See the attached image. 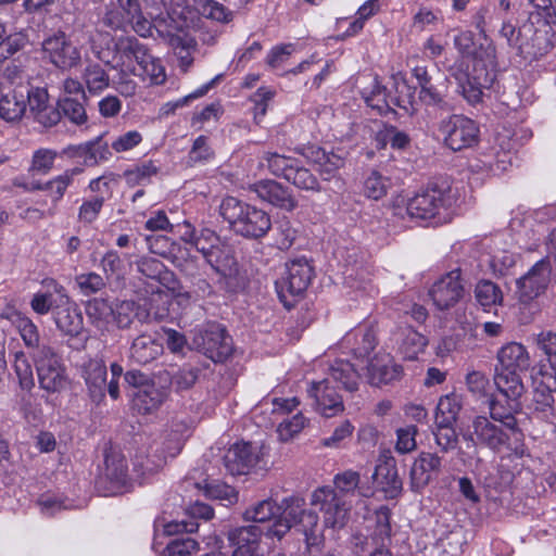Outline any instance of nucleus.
Segmentation results:
<instances>
[{
    "mask_svg": "<svg viewBox=\"0 0 556 556\" xmlns=\"http://www.w3.org/2000/svg\"><path fill=\"white\" fill-rule=\"evenodd\" d=\"M529 353L521 343L510 342L497 352L494 383L501 395L520 397L525 392L522 375L530 368Z\"/></svg>",
    "mask_w": 556,
    "mask_h": 556,
    "instance_id": "f257e3e1",
    "label": "nucleus"
},
{
    "mask_svg": "<svg viewBox=\"0 0 556 556\" xmlns=\"http://www.w3.org/2000/svg\"><path fill=\"white\" fill-rule=\"evenodd\" d=\"M219 213L237 235L245 238H262L271 228L270 217L265 211L235 197L222 201Z\"/></svg>",
    "mask_w": 556,
    "mask_h": 556,
    "instance_id": "f03ea898",
    "label": "nucleus"
},
{
    "mask_svg": "<svg viewBox=\"0 0 556 556\" xmlns=\"http://www.w3.org/2000/svg\"><path fill=\"white\" fill-rule=\"evenodd\" d=\"M483 64L473 65L472 73L463 70V64H454L450 67L451 75L456 79L458 92L471 105L481 102L483 89L489 88L495 78L493 70L495 66V50L489 47L485 50Z\"/></svg>",
    "mask_w": 556,
    "mask_h": 556,
    "instance_id": "7ed1b4c3",
    "label": "nucleus"
},
{
    "mask_svg": "<svg viewBox=\"0 0 556 556\" xmlns=\"http://www.w3.org/2000/svg\"><path fill=\"white\" fill-rule=\"evenodd\" d=\"M314 277V268L305 257L290 260L285 271L276 281V290L280 302L287 311L294 309L303 299Z\"/></svg>",
    "mask_w": 556,
    "mask_h": 556,
    "instance_id": "20e7f679",
    "label": "nucleus"
},
{
    "mask_svg": "<svg viewBox=\"0 0 556 556\" xmlns=\"http://www.w3.org/2000/svg\"><path fill=\"white\" fill-rule=\"evenodd\" d=\"M456 200L452 188L433 186L410 198L406 204V213L412 219H430L437 216L441 219V215L442 219H446Z\"/></svg>",
    "mask_w": 556,
    "mask_h": 556,
    "instance_id": "39448f33",
    "label": "nucleus"
},
{
    "mask_svg": "<svg viewBox=\"0 0 556 556\" xmlns=\"http://www.w3.org/2000/svg\"><path fill=\"white\" fill-rule=\"evenodd\" d=\"M438 132L444 146L455 152L473 147L480 136L477 123L462 114H453L441 119Z\"/></svg>",
    "mask_w": 556,
    "mask_h": 556,
    "instance_id": "423d86ee",
    "label": "nucleus"
},
{
    "mask_svg": "<svg viewBox=\"0 0 556 556\" xmlns=\"http://www.w3.org/2000/svg\"><path fill=\"white\" fill-rule=\"evenodd\" d=\"M193 346L213 362H224L232 352V341L226 329L216 323H206L193 330Z\"/></svg>",
    "mask_w": 556,
    "mask_h": 556,
    "instance_id": "0eeeda50",
    "label": "nucleus"
},
{
    "mask_svg": "<svg viewBox=\"0 0 556 556\" xmlns=\"http://www.w3.org/2000/svg\"><path fill=\"white\" fill-rule=\"evenodd\" d=\"M517 429H507L505 425L489 419L485 416L473 418L470 430L464 433V440L471 441L473 445L488 447L493 452H501L508 445L509 439L517 433Z\"/></svg>",
    "mask_w": 556,
    "mask_h": 556,
    "instance_id": "6e6552de",
    "label": "nucleus"
},
{
    "mask_svg": "<svg viewBox=\"0 0 556 556\" xmlns=\"http://www.w3.org/2000/svg\"><path fill=\"white\" fill-rule=\"evenodd\" d=\"M311 504L319 508L324 514V523L332 529H342L350 517L351 503L343 498L330 486H321L315 490L311 497Z\"/></svg>",
    "mask_w": 556,
    "mask_h": 556,
    "instance_id": "1a4fd4ad",
    "label": "nucleus"
},
{
    "mask_svg": "<svg viewBox=\"0 0 556 556\" xmlns=\"http://www.w3.org/2000/svg\"><path fill=\"white\" fill-rule=\"evenodd\" d=\"M227 471L233 476L248 475L253 470L265 469L264 448L250 442L235 443L224 456Z\"/></svg>",
    "mask_w": 556,
    "mask_h": 556,
    "instance_id": "9d476101",
    "label": "nucleus"
},
{
    "mask_svg": "<svg viewBox=\"0 0 556 556\" xmlns=\"http://www.w3.org/2000/svg\"><path fill=\"white\" fill-rule=\"evenodd\" d=\"M155 30L168 43L179 60V66L187 71L193 62L194 39L174 18H157Z\"/></svg>",
    "mask_w": 556,
    "mask_h": 556,
    "instance_id": "9b49d317",
    "label": "nucleus"
},
{
    "mask_svg": "<svg viewBox=\"0 0 556 556\" xmlns=\"http://www.w3.org/2000/svg\"><path fill=\"white\" fill-rule=\"evenodd\" d=\"M40 387L48 392H60L67 384L61 357L50 346H41L35 355Z\"/></svg>",
    "mask_w": 556,
    "mask_h": 556,
    "instance_id": "f8f14e48",
    "label": "nucleus"
},
{
    "mask_svg": "<svg viewBox=\"0 0 556 556\" xmlns=\"http://www.w3.org/2000/svg\"><path fill=\"white\" fill-rule=\"evenodd\" d=\"M553 265L549 256L538 261L517 279V293L522 303H529L545 292L552 280Z\"/></svg>",
    "mask_w": 556,
    "mask_h": 556,
    "instance_id": "ddd939ff",
    "label": "nucleus"
},
{
    "mask_svg": "<svg viewBox=\"0 0 556 556\" xmlns=\"http://www.w3.org/2000/svg\"><path fill=\"white\" fill-rule=\"evenodd\" d=\"M429 296L435 308H453L465 296L462 270L456 268L441 276L429 290Z\"/></svg>",
    "mask_w": 556,
    "mask_h": 556,
    "instance_id": "4468645a",
    "label": "nucleus"
},
{
    "mask_svg": "<svg viewBox=\"0 0 556 556\" xmlns=\"http://www.w3.org/2000/svg\"><path fill=\"white\" fill-rule=\"evenodd\" d=\"M144 45L135 37L119 38L114 45L112 58L106 56L103 62L122 75L137 74L140 59L144 55Z\"/></svg>",
    "mask_w": 556,
    "mask_h": 556,
    "instance_id": "2eb2a0df",
    "label": "nucleus"
},
{
    "mask_svg": "<svg viewBox=\"0 0 556 556\" xmlns=\"http://www.w3.org/2000/svg\"><path fill=\"white\" fill-rule=\"evenodd\" d=\"M307 394L316 412L330 418L344 410L342 397L330 386V378L311 382Z\"/></svg>",
    "mask_w": 556,
    "mask_h": 556,
    "instance_id": "dca6fc26",
    "label": "nucleus"
},
{
    "mask_svg": "<svg viewBox=\"0 0 556 556\" xmlns=\"http://www.w3.org/2000/svg\"><path fill=\"white\" fill-rule=\"evenodd\" d=\"M27 90L26 104L36 122L43 127H52L61 119L59 110L49 103V94L45 88L24 85Z\"/></svg>",
    "mask_w": 556,
    "mask_h": 556,
    "instance_id": "f3484780",
    "label": "nucleus"
},
{
    "mask_svg": "<svg viewBox=\"0 0 556 556\" xmlns=\"http://www.w3.org/2000/svg\"><path fill=\"white\" fill-rule=\"evenodd\" d=\"M42 49L50 61L62 70L72 68L80 61L79 50L66 39L64 33L48 37L42 42Z\"/></svg>",
    "mask_w": 556,
    "mask_h": 556,
    "instance_id": "a211bd4d",
    "label": "nucleus"
},
{
    "mask_svg": "<svg viewBox=\"0 0 556 556\" xmlns=\"http://www.w3.org/2000/svg\"><path fill=\"white\" fill-rule=\"evenodd\" d=\"M250 190L256 193L257 198L262 201L268 202L281 210L291 212L298 206V201L291 191L275 180L265 179L257 181L251 185Z\"/></svg>",
    "mask_w": 556,
    "mask_h": 556,
    "instance_id": "6ab92c4d",
    "label": "nucleus"
},
{
    "mask_svg": "<svg viewBox=\"0 0 556 556\" xmlns=\"http://www.w3.org/2000/svg\"><path fill=\"white\" fill-rule=\"evenodd\" d=\"M486 248L488 251L482 255L481 262L489 266L493 275H507L516 265L518 254L513 252L507 243L497 240H493Z\"/></svg>",
    "mask_w": 556,
    "mask_h": 556,
    "instance_id": "aec40b11",
    "label": "nucleus"
},
{
    "mask_svg": "<svg viewBox=\"0 0 556 556\" xmlns=\"http://www.w3.org/2000/svg\"><path fill=\"white\" fill-rule=\"evenodd\" d=\"M517 143L514 141L508 131L497 134L495 146L491 149V154L483 161L484 165L494 175L506 172L511 166L514 151Z\"/></svg>",
    "mask_w": 556,
    "mask_h": 556,
    "instance_id": "412c9836",
    "label": "nucleus"
},
{
    "mask_svg": "<svg viewBox=\"0 0 556 556\" xmlns=\"http://www.w3.org/2000/svg\"><path fill=\"white\" fill-rule=\"evenodd\" d=\"M442 466L441 457L434 453L421 452L413 463L410 469V483L414 491L419 492L426 488L433 476H437Z\"/></svg>",
    "mask_w": 556,
    "mask_h": 556,
    "instance_id": "4be33fe9",
    "label": "nucleus"
},
{
    "mask_svg": "<svg viewBox=\"0 0 556 556\" xmlns=\"http://www.w3.org/2000/svg\"><path fill=\"white\" fill-rule=\"evenodd\" d=\"M65 153L71 157L81 159L85 166H97L108 162L112 157L110 146L103 141L102 137L87 141L78 146H70Z\"/></svg>",
    "mask_w": 556,
    "mask_h": 556,
    "instance_id": "5701e85b",
    "label": "nucleus"
},
{
    "mask_svg": "<svg viewBox=\"0 0 556 556\" xmlns=\"http://www.w3.org/2000/svg\"><path fill=\"white\" fill-rule=\"evenodd\" d=\"M391 510L387 506H381L375 513V529L371 533L372 549L368 556H392L389 551L391 542Z\"/></svg>",
    "mask_w": 556,
    "mask_h": 556,
    "instance_id": "b1692460",
    "label": "nucleus"
},
{
    "mask_svg": "<svg viewBox=\"0 0 556 556\" xmlns=\"http://www.w3.org/2000/svg\"><path fill=\"white\" fill-rule=\"evenodd\" d=\"M281 507H283L282 517L273 526L268 527L266 532V535L276 536L279 540L285 536V534L296 522V519H299L306 510L304 498L299 496L283 498Z\"/></svg>",
    "mask_w": 556,
    "mask_h": 556,
    "instance_id": "393cba45",
    "label": "nucleus"
},
{
    "mask_svg": "<svg viewBox=\"0 0 556 556\" xmlns=\"http://www.w3.org/2000/svg\"><path fill=\"white\" fill-rule=\"evenodd\" d=\"M340 257L343 260L342 276L344 283L355 290H365L370 281L369 267L357 257L355 250L346 251V257L343 252H340Z\"/></svg>",
    "mask_w": 556,
    "mask_h": 556,
    "instance_id": "a878e982",
    "label": "nucleus"
},
{
    "mask_svg": "<svg viewBox=\"0 0 556 556\" xmlns=\"http://www.w3.org/2000/svg\"><path fill=\"white\" fill-rule=\"evenodd\" d=\"M402 375V367L394 364L389 355H376L371 358L367 366V379L374 387L389 384Z\"/></svg>",
    "mask_w": 556,
    "mask_h": 556,
    "instance_id": "bb28decb",
    "label": "nucleus"
},
{
    "mask_svg": "<svg viewBox=\"0 0 556 556\" xmlns=\"http://www.w3.org/2000/svg\"><path fill=\"white\" fill-rule=\"evenodd\" d=\"M103 477L112 484L113 492L119 491L128 481L127 464L124 455L113 447L104 452Z\"/></svg>",
    "mask_w": 556,
    "mask_h": 556,
    "instance_id": "cd10ccee",
    "label": "nucleus"
},
{
    "mask_svg": "<svg viewBox=\"0 0 556 556\" xmlns=\"http://www.w3.org/2000/svg\"><path fill=\"white\" fill-rule=\"evenodd\" d=\"M504 400L498 397L489 399V412L492 420L505 425L507 429H517L518 422L516 414L519 410V397H509L508 395H502Z\"/></svg>",
    "mask_w": 556,
    "mask_h": 556,
    "instance_id": "c85d7f7f",
    "label": "nucleus"
},
{
    "mask_svg": "<svg viewBox=\"0 0 556 556\" xmlns=\"http://www.w3.org/2000/svg\"><path fill=\"white\" fill-rule=\"evenodd\" d=\"M27 90L24 85L9 90L0 99V116L8 122L18 121L27 111Z\"/></svg>",
    "mask_w": 556,
    "mask_h": 556,
    "instance_id": "c756f323",
    "label": "nucleus"
},
{
    "mask_svg": "<svg viewBox=\"0 0 556 556\" xmlns=\"http://www.w3.org/2000/svg\"><path fill=\"white\" fill-rule=\"evenodd\" d=\"M35 313H47L49 311H71L70 298L65 293V289L54 283L53 292L37 293L30 302Z\"/></svg>",
    "mask_w": 556,
    "mask_h": 556,
    "instance_id": "7c9ffc66",
    "label": "nucleus"
},
{
    "mask_svg": "<svg viewBox=\"0 0 556 556\" xmlns=\"http://www.w3.org/2000/svg\"><path fill=\"white\" fill-rule=\"evenodd\" d=\"M399 351L404 358L414 361L424 352L428 344V340L421 333L410 327L400 328L394 333Z\"/></svg>",
    "mask_w": 556,
    "mask_h": 556,
    "instance_id": "2f4dec72",
    "label": "nucleus"
},
{
    "mask_svg": "<svg viewBox=\"0 0 556 556\" xmlns=\"http://www.w3.org/2000/svg\"><path fill=\"white\" fill-rule=\"evenodd\" d=\"M134 407L138 412L148 414L156 409L166 399L167 391L164 388L155 386L154 382L146 384L144 389L130 391Z\"/></svg>",
    "mask_w": 556,
    "mask_h": 556,
    "instance_id": "473e14b6",
    "label": "nucleus"
},
{
    "mask_svg": "<svg viewBox=\"0 0 556 556\" xmlns=\"http://www.w3.org/2000/svg\"><path fill=\"white\" fill-rule=\"evenodd\" d=\"M372 479L390 498L396 497L402 490V481L397 475L396 466L392 462L379 464Z\"/></svg>",
    "mask_w": 556,
    "mask_h": 556,
    "instance_id": "72a5a7b5",
    "label": "nucleus"
},
{
    "mask_svg": "<svg viewBox=\"0 0 556 556\" xmlns=\"http://www.w3.org/2000/svg\"><path fill=\"white\" fill-rule=\"evenodd\" d=\"M85 380L94 400L104 396L106 388V366L101 359H91L85 366Z\"/></svg>",
    "mask_w": 556,
    "mask_h": 556,
    "instance_id": "f704fd0d",
    "label": "nucleus"
},
{
    "mask_svg": "<svg viewBox=\"0 0 556 556\" xmlns=\"http://www.w3.org/2000/svg\"><path fill=\"white\" fill-rule=\"evenodd\" d=\"M143 81L148 80L152 85H162L166 80L165 67L162 61L151 53L144 47V55L140 59L137 67V74Z\"/></svg>",
    "mask_w": 556,
    "mask_h": 556,
    "instance_id": "c9c22d12",
    "label": "nucleus"
},
{
    "mask_svg": "<svg viewBox=\"0 0 556 556\" xmlns=\"http://www.w3.org/2000/svg\"><path fill=\"white\" fill-rule=\"evenodd\" d=\"M118 10H108L102 18V23L112 29H123L126 25V18L138 16L141 10L139 0H116Z\"/></svg>",
    "mask_w": 556,
    "mask_h": 556,
    "instance_id": "e433bc0d",
    "label": "nucleus"
},
{
    "mask_svg": "<svg viewBox=\"0 0 556 556\" xmlns=\"http://www.w3.org/2000/svg\"><path fill=\"white\" fill-rule=\"evenodd\" d=\"M330 381L341 383L343 389L354 392L358 389L361 376L354 368L353 364L348 361H336L329 368Z\"/></svg>",
    "mask_w": 556,
    "mask_h": 556,
    "instance_id": "4c0bfd02",
    "label": "nucleus"
},
{
    "mask_svg": "<svg viewBox=\"0 0 556 556\" xmlns=\"http://www.w3.org/2000/svg\"><path fill=\"white\" fill-rule=\"evenodd\" d=\"M262 534L263 530L261 527L250 525L229 530L227 538L236 548L257 549Z\"/></svg>",
    "mask_w": 556,
    "mask_h": 556,
    "instance_id": "58836bf2",
    "label": "nucleus"
},
{
    "mask_svg": "<svg viewBox=\"0 0 556 556\" xmlns=\"http://www.w3.org/2000/svg\"><path fill=\"white\" fill-rule=\"evenodd\" d=\"M475 298L484 309L496 308L502 305L504 300L502 289L486 279H481L476 285Z\"/></svg>",
    "mask_w": 556,
    "mask_h": 556,
    "instance_id": "ea45409f",
    "label": "nucleus"
},
{
    "mask_svg": "<svg viewBox=\"0 0 556 556\" xmlns=\"http://www.w3.org/2000/svg\"><path fill=\"white\" fill-rule=\"evenodd\" d=\"M138 270L148 278L156 279L170 289H175L176 280L172 271L167 270L164 264L154 257H142L138 264Z\"/></svg>",
    "mask_w": 556,
    "mask_h": 556,
    "instance_id": "a19ab883",
    "label": "nucleus"
},
{
    "mask_svg": "<svg viewBox=\"0 0 556 556\" xmlns=\"http://www.w3.org/2000/svg\"><path fill=\"white\" fill-rule=\"evenodd\" d=\"M307 156L319 165L320 175L325 180L334 177L337 170L344 165L343 157L336 153H327L320 148H312L311 154Z\"/></svg>",
    "mask_w": 556,
    "mask_h": 556,
    "instance_id": "79ce46f5",
    "label": "nucleus"
},
{
    "mask_svg": "<svg viewBox=\"0 0 556 556\" xmlns=\"http://www.w3.org/2000/svg\"><path fill=\"white\" fill-rule=\"evenodd\" d=\"M162 352V345L151 337L140 336L132 342L130 356L138 364H148L155 359Z\"/></svg>",
    "mask_w": 556,
    "mask_h": 556,
    "instance_id": "37998d69",
    "label": "nucleus"
},
{
    "mask_svg": "<svg viewBox=\"0 0 556 556\" xmlns=\"http://www.w3.org/2000/svg\"><path fill=\"white\" fill-rule=\"evenodd\" d=\"M81 172L83 169L80 167L66 169L46 184L38 185L36 188L40 190H48L52 201L56 203L63 198L66 189L73 184L74 177L81 174Z\"/></svg>",
    "mask_w": 556,
    "mask_h": 556,
    "instance_id": "c03bdc74",
    "label": "nucleus"
},
{
    "mask_svg": "<svg viewBox=\"0 0 556 556\" xmlns=\"http://www.w3.org/2000/svg\"><path fill=\"white\" fill-rule=\"evenodd\" d=\"M298 162L293 157L277 152H266L262 157L261 165L266 166L274 176L282 177L287 180L290 178V172L293 170Z\"/></svg>",
    "mask_w": 556,
    "mask_h": 556,
    "instance_id": "a18cd8bd",
    "label": "nucleus"
},
{
    "mask_svg": "<svg viewBox=\"0 0 556 556\" xmlns=\"http://www.w3.org/2000/svg\"><path fill=\"white\" fill-rule=\"evenodd\" d=\"M454 46L463 58H472L473 65L483 64L482 60H485V50L491 47L490 45L486 48L481 46L478 50L473 40V34L468 30L460 31L454 37Z\"/></svg>",
    "mask_w": 556,
    "mask_h": 556,
    "instance_id": "49530a36",
    "label": "nucleus"
},
{
    "mask_svg": "<svg viewBox=\"0 0 556 556\" xmlns=\"http://www.w3.org/2000/svg\"><path fill=\"white\" fill-rule=\"evenodd\" d=\"M203 257L213 269L223 275H226L235 264L230 247L222 240Z\"/></svg>",
    "mask_w": 556,
    "mask_h": 556,
    "instance_id": "de8ad7c7",
    "label": "nucleus"
},
{
    "mask_svg": "<svg viewBox=\"0 0 556 556\" xmlns=\"http://www.w3.org/2000/svg\"><path fill=\"white\" fill-rule=\"evenodd\" d=\"M318 515L311 509H306L305 513L296 519L293 527H298L305 536V542L308 548L318 546L321 543V534L318 531Z\"/></svg>",
    "mask_w": 556,
    "mask_h": 556,
    "instance_id": "09e8293b",
    "label": "nucleus"
},
{
    "mask_svg": "<svg viewBox=\"0 0 556 556\" xmlns=\"http://www.w3.org/2000/svg\"><path fill=\"white\" fill-rule=\"evenodd\" d=\"M460 409L462 399L459 395L455 393L444 395L437 405L434 422L455 424Z\"/></svg>",
    "mask_w": 556,
    "mask_h": 556,
    "instance_id": "8fccbe9b",
    "label": "nucleus"
},
{
    "mask_svg": "<svg viewBox=\"0 0 556 556\" xmlns=\"http://www.w3.org/2000/svg\"><path fill=\"white\" fill-rule=\"evenodd\" d=\"M160 166L154 161H144L124 172V178L129 187L146 186L153 176L157 175Z\"/></svg>",
    "mask_w": 556,
    "mask_h": 556,
    "instance_id": "3c124183",
    "label": "nucleus"
},
{
    "mask_svg": "<svg viewBox=\"0 0 556 556\" xmlns=\"http://www.w3.org/2000/svg\"><path fill=\"white\" fill-rule=\"evenodd\" d=\"M83 79L91 94H99L110 85V77L99 64H89L83 73Z\"/></svg>",
    "mask_w": 556,
    "mask_h": 556,
    "instance_id": "603ef678",
    "label": "nucleus"
},
{
    "mask_svg": "<svg viewBox=\"0 0 556 556\" xmlns=\"http://www.w3.org/2000/svg\"><path fill=\"white\" fill-rule=\"evenodd\" d=\"M197 12L208 20L228 23L232 20V13L224 4L215 0H195Z\"/></svg>",
    "mask_w": 556,
    "mask_h": 556,
    "instance_id": "864d4df0",
    "label": "nucleus"
},
{
    "mask_svg": "<svg viewBox=\"0 0 556 556\" xmlns=\"http://www.w3.org/2000/svg\"><path fill=\"white\" fill-rule=\"evenodd\" d=\"M391 187V181L377 170L370 172L363 182V193L371 200H380Z\"/></svg>",
    "mask_w": 556,
    "mask_h": 556,
    "instance_id": "5fc2aeb1",
    "label": "nucleus"
},
{
    "mask_svg": "<svg viewBox=\"0 0 556 556\" xmlns=\"http://www.w3.org/2000/svg\"><path fill=\"white\" fill-rule=\"evenodd\" d=\"M280 506H277L271 500H263L248 508L243 518L251 522H267L280 513Z\"/></svg>",
    "mask_w": 556,
    "mask_h": 556,
    "instance_id": "6e6d98bb",
    "label": "nucleus"
},
{
    "mask_svg": "<svg viewBox=\"0 0 556 556\" xmlns=\"http://www.w3.org/2000/svg\"><path fill=\"white\" fill-rule=\"evenodd\" d=\"M434 425L433 435L440 451L448 453L455 450L458 444V435L454 429V424L434 422Z\"/></svg>",
    "mask_w": 556,
    "mask_h": 556,
    "instance_id": "4d7b16f0",
    "label": "nucleus"
},
{
    "mask_svg": "<svg viewBox=\"0 0 556 556\" xmlns=\"http://www.w3.org/2000/svg\"><path fill=\"white\" fill-rule=\"evenodd\" d=\"M85 101L86 100H81L74 97H64L59 101V105L62 109L63 114L73 124L83 125L88 119L86 109L84 105Z\"/></svg>",
    "mask_w": 556,
    "mask_h": 556,
    "instance_id": "13d9d810",
    "label": "nucleus"
},
{
    "mask_svg": "<svg viewBox=\"0 0 556 556\" xmlns=\"http://www.w3.org/2000/svg\"><path fill=\"white\" fill-rule=\"evenodd\" d=\"M192 425L193 420L190 418L186 419L179 416L173 418L168 429L170 433H175V440H173V445L168 447V456L174 457L181 451L185 438Z\"/></svg>",
    "mask_w": 556,
    "mask_h": 556,
    "instance_id": "bf43d9fd",
    "label": "nucleus"
},
{
    "mask_svg": "<svg viewBox=\"0 0 556 556\" xmlns=\"http://www.w3.org/2000/svg\"><path fill=\"white\" fill-rule=\"evenodd\" d=\"M13 368L23 390L29 391L35 386L33 368L24 352L14 354Z\"/></svg>",
    "mask_w": 556,
    "mask_h": 556,
    "instance_id": "052dcab7",
    "label": "nucleus"
},
{
    "mask_svg": "<svg viewBox=\"0 0 556 556\" xmlns=\"http://www.w3.org/2000/svg\"><path fill=\"white\" fill-rule=\"evenodd\" d=\"M359 473L353 470H345L334 476L332 491L338 492L343 498L353 495L359 484Z\"/></svg>",
    "mask_w": 556,
    "mask_h": 556,
    "instance_id": "680f3d73",
    "label": "nucleus"
},
{
    "mask_svg": "<svg viewBox=\"0 0 556 556\" xmlns=\"http://www.w3.org/2000/svg\"><path fill=\"white\" fill-rule=\"evenodd\" d=\"M290 173V178H288L287 181L291 182L296 188L314 192L320 191V185L316 176L307 168L300 166L299 162Z\"/></svg>",
    "mask_w": 556,
    "mask_h": 556,
    "instance_id": "e2e57ef3",
    "label": "nucleus"
},
{
    "mask_svg": "<svg viewBox=\"0 0 556 556\" xmlns=\"http://www.w3.org/2000/svg\"><path fill=\"white\" fill-rule=\"evenodd\" d=\"M200 369L192 366H184L170 377V383L177 392L189 390L199 378Z\"/></svg>",
    "mask_w": 556,
    "mask_h": 556,
    "instance_id": "0e129e2a",
    "label": "nucleus"
},
{
    "mask_svg": "<svg viewBox=\"0 0 556 556\" xmlns=\"http://www.w3.org/2000/svg\"><path fill=\"white\" fill-rule=\"evenodd\" d=\"M56 159V152L51 149H38L33 154L30 170L40 175H47Z\"/></svg>",
    "mask_w": 556,
    "mask_h": 556,
    "instance_id": "69168bd1",
    "label": "nucleus"
},
{
    "mask_svg": "<svg viewBox=\"0 0 556 556\" xmlns=\"http://www.w3.org/2000/svg\"><path fill=\"white\" fill-rule=\"evenodd\" d=\"M75 282L84 295L97 293L105 287L103 277L92 271L77 275Z\"/></svg>",
    "mask_w": 556,
    "mask_h": 556,
    "instance_id": "338daca9",
    "label": "nucleus"
},
{
    "mask_svg": "<svg viewBox=\"0 0 556 556\" xmlns=\"http://www.w3.org/2000/svg\"><path fill=\"white\" fill-rule=\"evenodd\" d=\"M198 547V542L192 538H178L167 543L164 556H189Z\"/></svg>",
    "mask_w": 556,
    "mask_h": 556,
    "instance_id": "774afa93",
    "label": "nucleus"
}]
</instances>
